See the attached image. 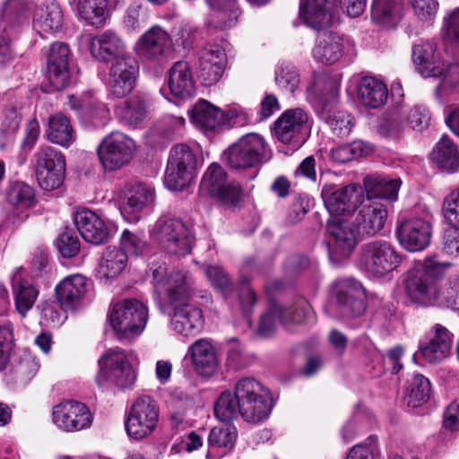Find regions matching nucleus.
Returning <instances> with one entry per match:
<instances>
[{
    "label": "nucleus",
    "instance_id": "f257e3e1",
    "mask_svg": "<svg viewBox=\"0 0 459 459\" xmlns=\"http://www.w3.org/2000/svg\"><path fill=\"white\" fill-rule=\"evenodd\" d=\"M155 301L160 311L170 318L173 331L195 335L204 325L203 311L188 303L195 281L186 273L168 272L165 263L154 262L150 267Z\"/></svg>",
    "mask_w": 459,
    "mask_h": 459
},
{
    "label": "nucleus",
    "instance_id": "f03ea898",
    "mask_svg": "<svg viewBox=\"0 0 459 459\" xmlns=\"http://www.w3.org/2000/svg\"><path fill=\"white\" fill-rule=\"evenodd\" d=\"M451 265V263L438 262L434 258L425 259L406 280L405 288L410 299L422 306H435L438 289L437 279L442 277Z\"/></svg>",
    "mask_w": 459,
    "mask_h": 459
},
{
    "label": "nucleus",
    "instance_id": "7ed1b4c3",
    "mask_svg": "<svg viewBox=\"0 0 459 459\" xmlns=\"http://www.w3.org/2000/svg\"><path fill=\"white\" fill-rule=\"evenodd\" d=\"M238 413L250 423H259L268 418L273 410V399L268 390L253 377L238 380L235 385Z\"/></svg>",
    "mask_w": 459,
    "mask_h": 459
},
{
    "label": "nucleus",
    "instance_id": "20e7f679",
    "mask_svg": "<svg viewBox=\"0 0 459 459\" xmlns=\"http://www.w3.org/2000/svg\"><path fill=\"white\" fill-rule=\"evenodd\" d=\"M148 320V307L135 299L117 303L108 316L109 324L119 339L138 337L146 328Z\"/></svg>",
    "mask_w": 459,
    "mask_h": 459
},
{
    "label": "nucleus",
    "instance_id": "39448f33",
    "mask_svg": "<svg viewBox=\"0 0 459 459\" xmlns=\"http://www.w3.org/2000/svg\"><path fill=\"white\" fill-rule=\"evenodd\" d=\"M401 263L402 255L392 244L373 240L360 247L357 265L369 277L381 278L395 270Z\"/></svg>",
    "mask_w": 459,
    "mask_h": 459
},
{
    "label": "nucleus",
    "instance_id": "423d86ee",
    "mask_svg": "<svg viewBox=\"0 0 459 459\" xmlns=\"http://www.w3.org/2000/svg\"><path fill=\"white\" fill-rule=\"evenodd\" d=\"M99 365L96 383L100 387L113 385L124 389L132 386L136 380L135 370L122 349L108 350L99 359Z\"/></svg>",
    "mask_w": 459,
    "mask_h": 459
},
{
    "label": "nucleus",
    "instance_id": "0eeeda50",
    "mask_svg": "<svg viewBox=\"0 0 459 459\" xmlns=\"http://www.w3.org/2000/svg\"><path fill=\"white\" fill-rule=\"evenodd\" d=\"M196 153L187 144L174 145L167 162L164 184L167 188L183 190L194 179L196 171Z\"/></svg>",
    "mask_w": 459,
    "mask_h": 459
},
{
    "label": "nucleus",
    "instance_id": "6e6552de",
    "mask_svg": "<svg viewBox=\"0 0 459 459\" xmlns=\"http://www.w3.org/2000/svg\"><path fill=\"white\" fill-rule=\"evenodd\" d=\"M136 145L127 134L114 131L106 135L99 144V160L106 171H117L133 160Z\"/></svg>",
    "mask_w": 459,
    "mask_h": 459
},
{
    "label": "nucleus",
    "instance_id": "1a4fd4ad",
    "mask_svg": "<svg viewBox=\"0 0 459 459\" xmlns=\"http://www.w3.org/2000/svg\"><path fill=\"white\" fill-rule=\"evenodd\" d=\"M200 192L226 206L236 205L241 195V187L234 180H231L225 169L218 163H212L200 183Z\"/></svg>",
    "mask_w": 459,
    "mask_h": 459
},
{
    "label": "nucleus",
    "instance_id": "9d476101",
    "mask_svg": "<svg viewBox=\"0 0 459 459\" xmlns=\"http://www.w3.org/2000/svg\"><path fill=\"white\" fill-rule=\"evenodd\" d=\"M159 417V406L152 397L148 395L138 397L133 403L126 420L127 435L135 440L149 437L155 430Z\"/></svg>",
    "mask_w": 459,
    "mask_h": 459
},
{
    "label": "nucleus",
    "instance_id": "9b49d317",
    "mask_svg": "<svg viewBox=\"0 0 459 459\" xmlns=\"http://www.w3.org/2000/svg\"><path fill=\"white\" fill-rule=\"evenodd\" d=\"M153 234L165 252L178 256L188 255L195 242V237L190 229L178 219L159 221Z\"/></svg>",
    "mask_w": 459,
    "mask_h": 459
},
{
    "label": "nucleus",
    "instance_id": "f8f14e48",
    "mask_svg": "<svg viewBox=\"0 0 459 459\" xmlns=\"http://www.w3.org/2000/svg\"><path fill=\"white\" fill-rule=\"evenodd\" d=\"M321 196L330 218L350 215L364 202V192L356 184L339 187L334 184H325Z\"/></svg>",
    "mask_w": 459,
    "mask_h": 459
},
{
    "label": "nucleus",
    "instance_id": "ddd939ff",
    "mask_svg": "<svg viewBox=\"0 0 459 459\" xmlns=\"http://www.w3.org/2000/svg\"><path fill=\"white\" fill-rule=\"evenodd\" d=\"M264 139L257 134H249L230 145L224 152L229 165L235 169H246L257 165L266 154Z\"/></svg>",
    "mask_w": 459,
    "mask_h": 459
},
{
    "label": "nucleus",
    "instance_id": "4468645a",
    "mask_svg": "<svg viewBox=\"0 0 459 459\" xmlns=\"http://www.w3.org/2000/svg\"><path fill=\"white\" fill-rule=\"evenodd\" d=\"M139 67L131 56L116 58L108 68L106 81L108 91L114 98H124L134 88Z\"/></svg>",
    "mask_w": 459,
    "mask_h": 459
},
{
    "label": "nucleus",
    "instance_id": "2eb2a0df",
    "mask_svg": "<svg viewBox=\"0 0 459 459\" xmlns=\"http://www.w3.org/2000/svg\"><path fill=\"white\" fill-rule=\"evenodd\" d=\"M333 294L336 310L342 317H357L365 312V292L359 281L354 279L338 281L334 283Z\"/></svg>",
    "mask_w": 459,
    "mask_h": 459
},
{
    "label": "nucleus",
    "instance_id": "dca6fc26",
    "mask_svg": "<svg viewBox=\"0 0 459 459\" xmlns=\"http://www.w3.org/2000/svg\"><path fill=\"white\" fill-rule=\"evenodd\" d=\"M52 421L63 431L75 432L89 428L92 416L84 403L65 400L53 407Z\"/></svg>",
    "mask_w": 459,
    "mask_h": 459
},
{
    "label": "nucleus",
    "instance_id": "f3484780",
    "mask_svg": "<svg viewBox=\"0 0 459 459\" xmlns=\"http://www.w3.org/2000/svg\"><path fill=\"white\" fill-rule=\"evenodd\" d=\"M395 234L400 245L406 250L421 251L430 243L432 225L425 219L411 216L398 222Z\"/></svg>",
    "mask_w": 459,
    "mask_h": 459
},
{
    "label": "nucleus",
    "instance_id": "a211bd4d",
    "mask_svg": "<svg viewBox=\"0 0 459 459\" xmlns=\"http://www.w3.org/2000/svg\"><path fill=\"white\" fill-rule=\"evenodd\" d=\"M171 37L160 26L155 25L147 30L136 41L137 55L149 61H160L170 51Z\"/></svg>",
    "mask_w": 459,
    "mask_h": 459
},
{
    "label": "nucleus",
    "instance_id": "6ab92c4d",
    "mask_svg": "<svg viewBox=\"0 0 459 459\" xmlns=\"http://www.w3.org/2000/svg\"><path fill=\"white\" fill-rule=\"evenodd\" d=\"M308 128V115L300 108L285 110L274 122V133L283 143H300L301 134Z\"/></svg>",
    "mask_w": 459,
    "mask_h": 459
},
{
    "label": "nucleus",
    "instance_id": "aec40b11",
    "mask_svg": "<svg viewBox=\"0 0 459 459\" xmlns=\"http://www.w3.org/2000/svg\"><path fill=\"white\" fill-rule=\"evenodd\" d=\"M74 221L82 238L89 243L100 245L106 243L111 236V227L91 210L77 211Z\"/></svg>",
    "mask_w": 459,
    "mask_h": 459
},
{
    "label": "nucleus",
    "instance_id": "412c9836",
    "mask_svg": "<svg viewBox=\"0 0 459 459\" xmlns=\"http://www.w3.org/2000/svg\"><path fill=\"white\" fill-rule=\"evenodd\" d=\"M327 231L332 238L333 251L342 255L348 256L354 250L360 235L354 221L340 217L330 218L327 221Z\"/></svg>",
    "mask_w": 459,
    "mask_h": 459
},
{
    "label": "nucleus",
    "instance_id": "4be33fe9",
    "mask_svg": "<svg viewBox=\"0 0 459 459\" xmlns=\"http://www.w3.org/2000/svg\"><path fill=\"white\" fill-rule=\"evenodd\" d=\"M69 54L68 46L62 42L53 43L49 50L48 77L50 84L57 91L65 89L70 83Z\"/></svg>",
    "mask_w": 459,
    "mask_h": 459
},
{
    "label": "nucleus",
    "instance_id": "5701e85b",
    "mask_svg": "<svg viewBox=\"0 0 459 459\" xmlns=\"http://www.w3.org/2000/svg\"><path fill=\"white\" fill-rule=\"evenodd\" d=\"M115 112L122 124L135 128L150 118L152 105L145 95L135 93L117 105Z\"/></svg>",
    "mask_w": 459,
    "mask_h": 459
},
{
    "label": "nucleus",
    "instance_id": "b1692460",
    "mask_svg": "<svg viewBox=\"0 0 459 459\" xmlns=\"http://www.w3.org/2000/svg\"><path fill=\"white\" fill-rule=\"evenodd\" d=\"M227 63L225 50L214 44L202 50L199 57V77L206 86L215 84L224 72Z\"/></svg>",
    "mask_w": 459,
    "mask_h": 459
},
{
    "label": "nucleus",
    "instance_id": "393cba45",
    "mask_svg": "<svg viewBox=\"0 0 459 459\" xmlns=\"http://www.w3.org/2000/svg\"><path fill=\"white\" fill-rule=\"evenodd\" d=\"M126 46L116 32L107 30L94 36L90 42V51L94 58L107 63L126 54Z\"/></svg>",
    "mask_w": 459,
    "mask_h": 459
},
{
    "label": "nucleus",
    "instance_id": "a878e982",
    "mask_svg": "<svg viewBox=\"0 0 459 459\" xmlns=\"http://www.w3.org/2000/svg\"><path fill=\"white\" fill-rule=\"evenodd\" d=\"M358 209L354 222L360 235L374 236L383 230L388 214L385 205L370 202L362 204Z\"/></svg>",
    "mask_w": 459,
    "mask_h": 459
},
{
    "label": "nucleus",
    "instance_id": "bb28decb",
    "mask_svg": "<svg viewBox=\"0 0 459 459\" xmlns=\"http://www.w3.org/2000/svg\"><path fill=\"white\" fill-rule=\"evenodd\" d=\"M187 354L198 375L210 377L219 368V359L214 346L205 339L195 342L189 348Z\"/></svg>",
    "mask_w": 459,
    "mask_h": 459
},
{
    "label": "nucleus",
    "instance_id": "cd10ccee",
    "mask_svg": "<svg viewBox=\"0 0 459 459\" xmlns=\"http://www.w3.org/2000/svg\"><path fill=\"white\" fill-rule=\"evenodd\" d=\"M412 59L417 71L425 78L440 77L444 65L439 53L433 43L417 44L412 49Z\"/></svg>",
    "mask_w": 459,
    "mask_h": 459
},
{
    "label": "nucleus",
    "instance_id": "c85d7f7f",
    "mask_svg": "<svg viewBox=\"0 0 459 459\" xmlns=\"http://www.w3.org/2000/svg\"><path fill=\"white\" fill-rule=\"evenodd\" d=\"M86 282L82 275L73 274L56 286V297L61 308L72 310L80 305L86 292Z\"/></svg>",
    "mask_w": 459,
    "mask_h": 459
},
{
    "label": "nucleus",
    "instance_id": "c756f323",
    "mask_svg": "<svg viewBox=\"0 0 459 459\" xmlns=\"http://www.w3.org/2000/svg\"><path fill=\"white\" fill-rule=\"evenodd\" d=\"M332 5L333 0H302L299 17L315 30L329 27L333 22Z\"/></svg>",
    "mask_w": 459,
    "mask_h": 459
},
{
    "label": "nucleus",
    "instance_id": "7c9ffc66",
    "mask_svg": "<svg viewBox=\"0 0 459 459\" xmlns=\"http://www.w3.org/2000/svg\"><path fill=\"white\" fill-rule=\"evenodd\" d=\"M452 347V334L443 325H434V334L429 342L421 344L420 352L430 363L441 361L446 358Z\"/></svg>",
    "mask_w": 459,
    "mask_h": 459
},
{
    "label": "nucleus",
    "instance_id": "2f4dec72",
    "mask_svg": "<svg viewBox=\"0 0 459 459\" xmlns=\"http://www.w3.org/2000/svg\"><path fill=\"white\" fill-rule=\"evenodd\" d=\"M190 121L205 131H214L224 121L223 112L205 100H199L188 111Z\"/></svg>",
    "mask_w": 459,
    "mask_h": 459
},
{
    "label": "nucleus",
    "instance_id": "473e14b6",
    "mask_svg": "<svg viewBox=\"0 0 459 459\" xmlns=\"http://www.w3.org/2000/svg\"><path fill=\"white\" fill-rule=\"evenodd\" d=\"M358 98L366 108H380L386 104L388 100L387 86L375 77H364L359 83Z\"/></svg>",
    "mask_w": 459,
    "mask_h": 459
},
{
    "label": "nucleus",
    "instance_id": "72a5a7b5",
    "mask_svg": "<svg viewBox=\"0 0 459 459\" xmlns=\"http://www.w3.org/2000/svg\"><path fill=\"white\" fill-rule=\"evenodd\" d=\"M344 52L342 39L335 33H322L318 36L312 54L314 58L325 65L340 60Z\"/></svg>",
    "mask_w": 459,
    "mask_h": 459
},
{
    "label": "nucleus",
    "instance_id": "f704fd0d",
    "mask_svg": "<svg viewBox=\"0 0 459 459\" xmlns=\"http://www.w3.org/2000/svg\"><path fill=\"white\" fill-rule=\"evenodd\" d=\"M170 92L178 98L191 97L195 93V82L190 65L186 61L176 62L169 72Z\"/></svg>",
    "mask_w": 459,
    "mask_h": 459
},
{
    "label": "nucleus",
    "instance_id": "c9c22d12",
    "mask_svg": "<svg viewBox=\"0 0 459 459\" xmlns=\"http://www.w3.org/2000/svg\"><path fill=\"white\" fill-rule=\"evenodd\" d=\"M45 137L52 143L68 148L75 142L76 134L70 119L57 113L48 117Z\"/></svg>",
    "mask_w": 459,
    "mask_h": 459
},
{
    "label": "nucleus",
    "instance_id": "e433bc0d",
    "mask_svg": "<svg viewBox=\"0 0 459 459\" xmlns=\"http://www.w3.org/2000/svg\"><path fill=\"white\" fill-rule=\"evenodd\" d=\"M213 9L209 25L226 30L237 24L240 14L238 0H205Z\"/></svg>",
    "mask_w": 459,
    "mask_h": 459
},
{
    "label": "nucleus",
    "instance_id": "4c0bfd02",
    "mask_svg": "<svg viewBox=\"0 0 459 459\" xmlns=\"http://www.w3.org/2000/svg\"><path fill=\"white\" fill-rule=\"evenodd\" d=\"M402 185L399 178H387L379 175L368 176L364 179L365 190L370 198L396 201Z\"/></svg>",
    "mask_w": 459,
    "mask_h": 459
},
{
    "label": "nucleus",
    "instance_id": "58836bf2",
    "mask_svg": "<svg viewBox=\"0 0 459 459\" xmlns=\"http://www.w3.org/2000/svg\"><path fill=\"white\" fill-rule=\"evenodd\" d=\"M127 260V255L123 249L106 247L98 266L99 278L108 280L117 277L126 268Z\"/></svg>",
    "mask_w": 459,
    "mask_h": 459
},
{
    "label": "nucleus",
    "instance_id": "ea45409f",
    "mask_svg": "<svg viewBox=\"0 0 459 459\" xmlns=\"http://www.w3.org/2000/svg\"><path fill=\"white\" fill-rule=\"evenodd\" d=\"M440 77L442 80L434 91L436 99L443 104L459 100V63L444 66Z\"/></svg>",
    "mask_w": 459,
    "mask_h": 459
},
{
    "label": "nucleus",
    "instance_id": "a19ab883",
    "mask_svg": "<svg viewBox=\"0 0 459 459\" xmlns=\"http://www.w3.org/2000/svg\"><path fill=\"white\" fill-rule=\"evenodd\" d=\"M34 26L45 32H56L63 25V13L55 1H48L36 7L33 15Z\"/></svg>",
    "mask_w": 459,
    "mask_h": 459
},
{
    "label": "nucleus",
    "instance_id": "79ce46f5",
    "mask_svg": "<svg viewBox=\"0 0 459 459\" xmlns=\"http://www.w3.org/2000/svg\"><path fill=\"white\" fill-rule=\"evenodd\" d=\"M431 160L442 170L455 172L459 167V151L447 135H442L432 151Z\"/></svg>",
    "mask_w": 459,
    "mask_h": 459
},
{
    "label": "nucleus",
    "instance_id": "37998d69",
    "mask_svg": "<svg viewBox=\"0 0 459 459\" xmlns=\"http://www.w3.org/2000/svg\"><path fill=\"white\" fill-rule=\"evenodd\" d=\"M154 194L143 185L131 186L122 202L121 212L124 215H135L152 204Z\"/></svg>",
    "mask_w": 459,
    "mask_h": 459
},
{
    "label": "nucleus",
    "instance_id": "c03bdc74",
    "mask_svg": "<svg viewBox=\"0 0 459 459\" xmlns=\"http://www.w3.org/2000/svg\"><path fill=\"white\" fill-rule=\"evenodd\" d=\"M404 0H374L371 7L372 19L379 24L394 26L401 19Z\"/></svg>",
    "mask_w": 459,
    "mask_h": 459
},
{
    "label": "nucleus",
    "instance_id": "a18cd8bd",
    "mask_svg": "<svg viewBox=\"0 0 459 459\" xmlns=\"http://www.w3.org/2000/svg\"><path fill=\"white\" fill-rule=\"evenodd\" d=\"M13 295L17 312L22 317H25L38 299L39 290L29 281H20L13 284Z\"/></svg>",
    "mask_w": 459,
    "mask_h": 459
},
{
    "label": "nucleus",
    "instance_id": "49530a36",
    "mask_svg": "<svg viewBox=\"0 0 459 459\" xmlns=\"http://www.w3.org/2000/svg\"><path fill=\"white\" fill-rule=\"evenodd\" d=\"M79 15L89 24L100 26L106 20L107 0H74Z\"/></svg>",
    "mask_w": 459,
    "mask_h": 459
},
{
    "label": "nucleus",
    "instance_id": "de8ad7c7",
    "mask_svg": "<svg viewBox=\"0 0 459 459\" xmlns=\"http://www.w3.org/2000/svg\"><path fill=\"white\" fill-rule=\"evenodd\" d=\"M430 391L429 379L423 375L416 374L407 390L404 401L409 407L417 408L429 400Z\"/></svg>",
    "mask_w": 459,
    "mask_h": 459
},
{
    "label": "nucleus",
    "instance_id": "09e8293b",
    "mask_svg": "<svg viewBox=\"0 0 459 459\" xmlns=\"http://www.w3.org/2000/svg\"><path fill=\"white\" fill-rule=\"evenodd\" d=\"M314 322V313L309 303L299 299L291 307H283L281 324L286 327L291 325L307 324Z\"/></svg>",
    "mask_w": 459,
    "mask_h": 459
},
{
    "label": "nucleus",
    "instance_id": "8fccbe9b",
    "mask_svg": "<svg viewBox=\"0 0 459 459\" xmlns=\"http://www.w3.org/2000/svg\"><path fill=\"white\" fill-rule=\"evenodd\" d=\"M373 148L363 141H354L350 144L340 145L331 150L330 155L333 161L345 163L359 157L368 156Z\"/></svg>",
    "mask_w": 459,
    "mask_h": 459
},
{
    "label": "nucleus",
    "instance_id": "3c124183",
    "mask_svg": "<svg viewBox=\"0 0 459 459\" xmlns=\"http://www.w3.org/2000/svg\"><path fill=\"white\" fill-rule=\"evenodd\" d=\"M435 306L453 311L459 310V276L449 279L438 287Z\"/></svg>",
    "mask_w": 459,
    "mask_h": 459
},
{
    "label": "nucleus",
    "instance_id": "603ef678",
    "mask_svg": "<svg viewBox=\"0 0 459 459\" xmlns=\"http://www.w3.org/2000/svg\"><path fill=\"white\" fill-rule=\"evenodd\" d=\"M237 437V429L230 424H224L211 429L208 443L211 447L221 448L227 453L233 448Z\"/></svg>",
    "mask_w": 459,
    "mask_h": 459
},
{
    "label": "nucleus",
    "instance_id": "864d4df0",
    "mask_svg": "<svg viewBox=\"0 0 459 459\" xmlns=\"http://www.w3.org/2000/svg\"><path fill=\"white\" fill-rule=\"evenodd\" d=\"M35 169L65 168V159L61 152L48 145H41L33 155Z\"/></svg>",
    "mask_w": 459,
    "mask_h": 459
},
{
    "label": "nucleus",
    "instance_id": "5fc2aeb1",
    "mask_svg": "<svg viewBox=\"0 0 459 459\" xmlns=\"http://www.w3.org/2000/svg\"><path fill=\"white\" fill-rule=\"evenodd\" d=\"M339 86L336 82L327 76L316 77L307 88L309 97H314L322 101H330L337 98Z\"/></svg>",
    "mask_w": 459,
    "mask_h": 459
},
{
    "label": "nucleus",
    "instance_id": "6e6d98bb",
    "mask_svg": "<svg viewBox=\"0 0 459 459\" xmlns=\"http://www.w3.org/2000/svg\"><path fill=\"white\" fill-rule=\"evenodd\" d=\"M238 412V403L235 394L227 390L221 394L214 406V414L221 421H230L234 419Z\"/></svg>",
    "mask_w": 459,
    "mask_h": 459
},
{
    "label": "nucleus",
    "instance_id": "4d7b16f0",
    "mask_svg": "<svg viewBox=\"0 0 459 459\" xmlns=\"http://www.w3.org/2000/svg\"><path fill=\"white\" fill-rule=\"evenodd\" d=\"M333 134L337 137L347 136L354 126V117L342 110L333 111L326 118Z\"/></svg>",
    "mask_w": 459,
    "mask_h": 459
},
{
    "label": "nucleus",
    "instance_id": "13d9d810",
    "mask_svg": "<svg viewBox=\"0 0 459 459\" xmlns=\"http://www.w3.org/2000/svg\"><path fill=\"white\" fill-rule=\"evenodd\" d=\"M65 168L35 169L38 183L46 191H51L60 186L65 178Z\"/></svg>",
    "mask_w": 459,
    "mask_h": 459
},
{
    "label": "nucleus",
    "instance_id": "bf43d9fd",
    "mask_svg": "<svg viewBox=\"0 0 459 459\" xmlns=\"http://www.w3.org/2000/svg\"><path fill=\"white\" fill-rule=\"evenodd\" d=\"M8 197L13 204L22 208H29L35 203L34 189L23 182H15L11 187Z\"/></svg>",
    "mask_w": 459,
    "mask_h": 459
},
{
    "label": "nucleus",
    "instance_id": "052dcab7",
    "mask_svg": "<svg viewBox=\"0 0 459 459\" xmlns=\"http://www.w3.org/2000/svg\"><path fill=\"white\" fill-rule=\"evenodd\" d=\"M283 314V307L273 304L268 311L260 318L257 333L262 337H268L274 333L278 323Z\"/></svg>",
    "mask_w": 459,
    "mask_h": 459
},
{
    "label": "nucleus",
    "instance_id": "680f3d73",
    "mask_svg": "<svg viewBox=\"0 0 459 459\" xmlns=\"http://www.w3.org/2000/svg\"><path fill=\"white\" fill-rule=\"evenodd\" d=\"M205 274L212 285L224 296H228L233 291V285L230 279L221 266L208 265L205 268Z\"/></svg>",
    "mask_w": 459,
    "mask_h": 459
},
{
    "label": "nucleus",
    "instance_id": "e2e57ef3",
    "mask_svg": "<svg viewBox=\"0 0 459 459\" xmlns=\"http://www.w3.org/2000/svg\"><path fill=\"white\" fill-rule=\"evenodd\" d=\"M442 212L444 220L449 226L459 228V187L445 197Z\"/></svg>",
    "mask_w": 459,
    "mask_h": 459
},
{
    "label": "nucleus",
    "instance_id": "0e129e2a",
    "mask_svg": "<svg viewBox=\"0 0 459 459\" xmlns=\"http://www.w3.org/2000/svg\"><path fill=\"white\" fill-rule=\"evenodd\" d=\"M275 82L281 90L293 93L299 84V74L294 66L284 65L276 72Z\"/></svg>",
    "mask_w": 459,
    "mask_h": 459
},
{
    "label": "nucleus",
    "instance_id": "69168bd1",
    "mask_svg": "<svg viewBox=\"0 0 459 459\" xmlns=\"http://www.w3.org/2000/svg\"><path fill=\"white\" fill-rule=\"evenodd\" d=\"M378 452L377 438L370 436L364 442L352 446L346 459H375Z\"/></svg>",
    "mask_w": 459,
    "mask_h": 459
},
{
    "label": "nucleus",
    "instance_id": "338daca9",
    "mask_svg": "<svg viewBox=\"0 0 459 459\" xmlns=\"http://www.w3.org/2000/svg\"><path fill=\"white\" fill-rule=\"evenodd\" d=\"M57 248L65 258H72L80 251V241L77 236L70 230H65L56 240Z\"/></svg>",
    "mask_w": 459,
    "mask_h": 459
},
{
    "label": "nucleus",
    "instance_id": "774afa93",
    "mask_svg": "<svg viewBox=\"0 0 459 459\" xmlns=\"http://www.w3.org/2000/svg\"><path fill=\"white\" fill-rule=\"evenodd\" d=\"M404 120L412 130L422 131L429 126L430 116L423 106H415L403 115Z\"/></svg>",
    "mask_w": 459,
    "mask_h": 459
}]
</instances>
